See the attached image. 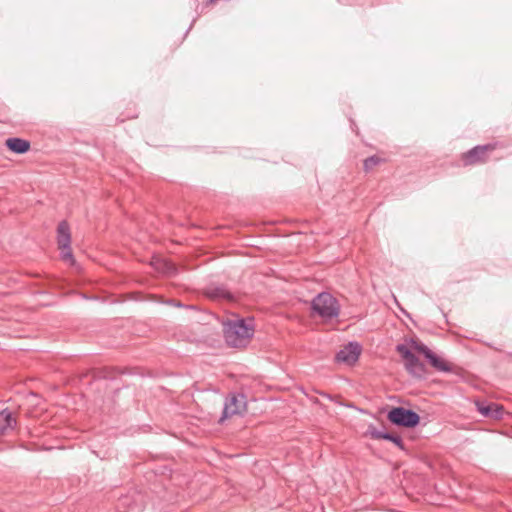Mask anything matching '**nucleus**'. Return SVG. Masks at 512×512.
Returning <instances> with one entry per match:
<instances>
[{"mask_svg": "<svg viewBox=\"0 0 512 512\" xmlns=\"http://www.w3.org/2000/svg\"><path fill=\"white\" fill-rule=\"evenodd\" d=\"M254 332L255 327L252 318L230 319L223 324L224 339L230 347H246Z\"/></svg>", "mask_w": 512, "mask_h": 512, "instance_id": "1", "label": "nucleus"}, {"mask_svg": "<svg viewBox=\"0 0 512 512\" xmlns=\"http://www.w3.org/2000/svg\"><path fill=\"white\" fill-rule=\"evenodd\" d=\"M312 310L321 318L332 319L339 315L340 305L331 293L323 290L312 300Z\"/></svg>", "mask_w": 512, "mask_h": 512, "instance_id": "2", "label": "nucleus"}, {"mask_svg": "<svg viewBox=\"0 0 512 512\" xmlns=\"http://www.w3.org/2000/svg\"><path fill=\"white\" fill-rule=\"evenodd\" d=\"M387 419L394 425L414 428L420 422V416L411 409L404 407H393L387 414Z\"/></svg>", "mask_w": 512, "mask_h": 512, "instance_id": "3", "label": "nucleus"}, {"mask_svg": "<svg viewBox=\"0 0 512 512\" xmlns=\"http://www.w3.org/2000/svg\"><path fill=\"white\" fill-rule=\"evenodd\" d=\"M57 245L60 249L61 259L64 261L74 262L71 249V232L67 221L59 222L57 226Z\"/></svg>", "mask_w": 512, "mask_h": 512, "instance_id": "4", "label": "nucleus"}, {"mask_svg": "<svg viewBox=\"0 0 512 512\" xmlns=\"http://www.w3.org/2000/svg\"><path fill=\"white\" fill-rule=\"evenodd\" d=\"M410 345L412 349L416 350L417 352L424 355V357L429 361V363L434 367L436 370L441 372H451L452 367L451 365L440 358L438 355H436L431 349H429L425 344L422 342L410 339Z\"/></svg>", "mask_w": 512, "mask_h": 512, "instance_id": "5", "label": "nucleus"}, {"mask_svg": "<svg viewBox=\"0 0 512 512\" xmlns=\"http://www.w3.org/2000/svg\"><path fill=\"white\" fill-rule=\"evenodd\" d=\"M495 149L494 144L477 145L461 155V161L464 166H472L487 161L488 152Z\"/></svg>", "mask_w": 512, "mask_h": 512, "instance_id": "6", "label": "nucleus"}, {"mask_svg": "<svg viewBox=\"0 0 512 512\" xmlns=\"http://www.w3.org/2000/svg\"><path fill=\"white\" fill-rule=\"evenodd\" d=\"M361 351V345L356 341H351L336 353L335 361L352 366L358 361Z\"/></svg>", "mask_w": 512, "mask_h": 512, "instance_id": "7", "label": "nucleus"}, {"mask_svg": "<svg viewBox=\"0 0 512 512\" xmlns=\"http://www.w3.org/2000/svg\"><path fill=\"white\" fill-rule=\"evenodd\" d=\"M246 408L245 397L242 394H231L226 398L222 416L220 417V422H223L225 419L242 413Z\"/></svg>", "mask_w": 512, "mask_h": 512, "instance_id": "8", "label": "nucleus"}, {"mask_svg": "<svg viewBox=\"0 0 512 512\" xmlns=\"http://www.w3.org/2000/svg\"><path fill=\"white\" fill-rule=\"evenodd\" d=\"M150 265L155 272L163 276H172L177 272V268L173 263L160 256H152Z\"/></svg>", "mask_w": 512, "mask_h": 512, "instance_id": "9", "label": "nucleus"}, {"mask_svg": "<svg viewBox=\"0 0 512 512\" xmlns=\"http://www.w3.org/2000/svg\"><path fill=\"white\" fill-rule=\"evenodd\" d=\"M404 367L414 378L423 379L426 376V367L415 354L404 361Z\"/></svg>", "mask_w": 512, "mask_h": 512, "instance_id": "10", "label": "nucleus"}, {"mask_svg": "<svg viewBox=\"0 0 512 512\" xmlns=\"http://www.w3.org/2000/svg\"><path fill=\"white\" fill-rule=\"evenodd\" d=\"M478 412L484 417L500 419L502 417L503 408L497 404H486L484 402H476Z\"/></svg>", "mask_w": 512, "mask_h": 512, "instance_id": "11", "label": "nucleus"}, {"mask_svg": "<svg viewBox=\"0 0 512 512\" xmlns=\"http://www.w3.org/2000/svg\"><path fill=\"white\" fill-rule=\"evenodd\" d=\"M17 420L13 417L11 411L8 408L0 411V435L6 434L9 430H13L16 427Z\"/></svg>", "mask_w": 512, "mask_h": 512, "instance_id": "12", "label": "nucleus"}, {"mask_svg": "<svg viewBox=\"0 0 512 512\" xmlns=\"http://www.w3.org/2000/svg\"><path fill=\"white\" fill-rule=\"evenodd\" d=\"M368 433L373 439L389 440V441L393 442L395 445H397L400 449H402V450L404 449V444H403L401 437L396 434H392L389 432H383L374 427H370L368 430Z\"/></svg>", "mask_w": 512, "mask_h": 512, "instance_id": "13", "label": "nucleus"}, {"mask_svg": "<svg viewBox=\"0 0 512 512\" xmlns=\"http://www.w3.org/2000/svg\"><path fill=\"white\" fill-rule=\"evenodd\" d=\"M7 148L16 154H24L30 149V142L21 138L12 137L6 140Z\"/></svg>", "mask_w": 512, "mask_h": 512, "instance_id": "14", "label": "nucleus"}, {"mask_svg": "<svg viewBox=\"0 0 512 512\" xmlns=\"http://www.w3.org/2000/svg\"><path fill=\"white\" fill-rule=\"evenodd\" d=\"M382 159L376 155L370 156L364 160L363 167L365 171L372 170L375 166L381 163Z\"/></svg>", "mask_w": 512, "mask_h": 512, "instance_id": "15", "label": "nucleus"}, {"mask_svg": "<svg viewBox=\"0 0 512 512\" xmlns=\"http://www.w3.org/2000/svg\"><path fill=\"white\" fill-rule=\"evenodd\" d=\"M396 351L401 355V357L405 360L408 358H411L414 353L411 352V350L405 345V344H398L396 346Z\"/></svg>", "mask_w": 512, "mask_h": 512, "instance_id": "16", "label": "nucleus"}, {"mask_svg": "<svg viewBox=\"0 0 512 512\" xmlns=\"http://www.w3.org/2000/svg\"><path fill=\"white\" fill-rule=\"evenodd\" d=\"M210 293H208L209 296H217V295H220V293L218 292H221V295H225L227 297H232L231 293L229 290H209Z\"/></svg>", "mask_w": 512, "mask_h": 512, "instance_id": "17", "label": "nucleus"}, {"mask_svg": "<svg viewBox=\"0 0 512 512\" xmlns=\"http://www.w3.org/2000/svg\"><path fill=\"white\" fill-rule=\"evenodd\" d=\"M79 295L84 298V299H88V297H86L84 294L82 293H79ZM89 299H97L96 297H89Z\"/></svg>", "mask_w": 512, "mask_h": 512, "instance_id": "18", "label": "nucleus"}]
</instances>
